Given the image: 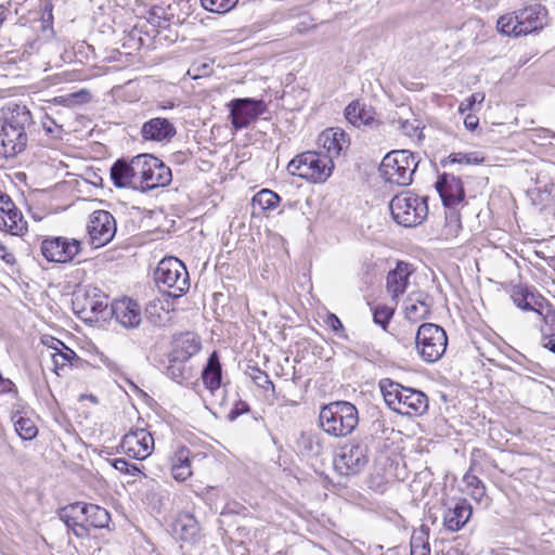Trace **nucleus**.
Returning a JSON list of instances; mask_svg holds the SVG:
<instances>
[{"mask_svg": "<svg viewBox=\"0 0 555 555\" xmlns=\"http://www.w3.org/2000/svg\"><path fill=\"white\" fill-rule=\"evenodd\" d=\"M171 466V476L177 481H185L192 476L191 451L184 447H179L169 459Z\"/></svg>", "mask_w": 555, "mask_h": 555, "instance_id": "26", "label": "nucleus"}, {"mask_svg": "<svg viewBox=\"0 0 555 555\" xmlns=\"http://www.w3.org/2000/svg\"><path fill=\"white\" fill-rule=\"evenodd\" d=\"M463 481L466 486V493L476 502L481 503L486 498V487L483 482L470 473L464 475Z\"/></svg>", "mask_w": 555, "mask_h": 555, "instance_id": "40", "label": "nucleus"}, {"mask_svg": "<svg viewBox=\"0 0 555 555\" xmlns=\"http://www.w3.org/2000/svg\"><path fill=\"white\" fill-rule=\"evenodd\" d=\"M147 319L155 325L163 326L169 320V304L168 300L157 298L149 302L145 308Z\"/></svg>", "mask_w": 555, "mask_h": 555, "instance_id": "35", "label": "nucleus"}, {"mask_svg": "<svg viewBox=\"0 0 555 555\" xmlns=\"http://www.w3.org/2000/svg\"><path fill=\"white\" fill-rule=\"evenodd\" d=\"M395 313V308L385 305H377L373 308V320L376 324L386 330Z\"/></svg>", "mask_w": 555, "mask_h": 555, "instance_id": "46", "label": "nucleus"}, {"mask_svg": "<svg viewBox=\"0 0 555 555\" xmlns=\"http://www.w3.org/2000/svg\"><path fill=\"white\" fill-rule=\"evenodd\" d=\"M73 305L79 314H90L88 320L105 318L108 311V296L92 285H78L73 293Z\"/></svg>", "mask_w": 555, "mask_h": 555, "instance_id": "9", "label": "nucleus"}, {"mask_svg": "<svg viewBox=\"0 0 555 555\" xmlns=\"http://www.w3.org/2000/svg\"><path fill=\"white\" fill-rule=\"evenodd\" d=\"M14 207L15 206L10 196L0 192V212L8 211Z\"/></svg>", "mask_w": 555, "mask_h": 555, "instance_id": "58", "label": "nucleus"}, {"mask_svg": "<svg viewBox=\"0 0 555 555\" xmlns=\"http://www.w3.org/2000/svg\"><path fill=\"white\" fill-rule=\"evenodd\" d=\"M546 24V9L534 3L500 16L496 28L503 35L520 37L539 31Z\"/></svg>", "mask_w": 555, "mask_h": 555, "instance_id": "3", "label": "nucleus"}, {"mask_svg": "<svg viewBox=\"0 0 555 555\" xmlns=\"http://www.w3.org/2000/svg\"><path fill=\"white\" fill-rule=\"evenodd\" d=\"M177 133L171 121L167 118L155 117L145 121L141 128V135L144 140L164 141L170 140Z\"/></svg>", "mask_w": 555, "mask_h": 555, "instance_id": "23", "label": "nucleus"}, {"mask_svg": "<svg viewBox=\"0 0 555 555\" xmlns=\"http://www.w3.org/2000/svg\"><path fill=\"white\" fill-rule=\"evenodd\" d=\"M387 272L386 278H410L415 273V268L412 263L392 260V259H377L372 270H367L365 274H383Z\"/></svg>", "mask_w": 555, "mask_h": 555, "instance_id": "24", "label": "nucleus"}, {"mask_svg": "<svg viewBox=\"0 0 555 555\" xmlns=\"http://www.w3.org/2000/svg\"><path fill=\"white\" fill-rule=\"evenodd\" d=\"M367 446L352 441L343 446L334 459V467L340 475H356L367 464Z\"/></svg>", "mask_w": 555, "mask_h": 555, "instance_id": "11", "label": "nucleus"}, {"mask_svg": "<svg viewBox=\"0 0 555 555\" xmlns=\"http://www.w3.org/2000/svg\"><path fill=\"white\" fill-rule=\"evenodd\" d=\"M202 348L201 338L194 333H183L173 340V347L170 352L177 360L188 361L199 352Z\"/></svg>", "mask_w": 555, "mask_h": 555, "instance_id": "25", "label": "nucleus"}, {"mask_svg": "<svg viewBox=\"0 0 555 555\" xmlns=\"http://www.w3.org/2000/svg\"><path fill=\"white\" fill-rule=\"evenodd\" d=\"M191 280H155L158 292L167 301L168 298L177 299L186 294L191 287Z\"/></svg>", "mask_w": 555, "mask_h": 555, "instance_id": "33", "label": "nucleus"}, {"mask_svg": "<svg viewBox=\"0 0 555 555\" xmlns=\"http://www.w3.org/2000/svg\"><path fill=\"white\" fill-rule=\"evenodd\" d=\"M298 451L307 457H318L323 453V442L319 434L302 431L297 439Z\"/></svg>", "mask_w": 555, "mask_h": 555, "instance_id": "30", "label": "nucleus"}, {"mask_svg": "<svg viewBox=\"0 0 555 555\" xmlns=\"http://www.w3.org/2000/svg\"><path fill=\"white\" fill-rule=\"evenodd\" d=\"M176 526L183 532L182 539L195 537L199 529L195 517L188 513L179 516Z\"/></svg>", "mask_w": 555, "mask_h": 555, "instance_id": "43", "label": "nucleus"}, {"mask_svg": "<svg viewBox=\"0 0 555 555\" xmlns=\"http://www.w3.org/2000/svg\"><path fill=\"white\" fill-rule=\"evenodd\" d=\"M44 129L47 132H52L51 126H47V124H43Z\"/></svg>", "mask_w": 555, "mask_h": 555, "instance_id": "63", "label": "nucleus"}, {"mask_svg": "<svg viewBox=\"0 0 555 555\" xmlns=\"http://www.w3.org/2000/svg\"><path fill=\"white\" fill-rule=\"evenodd\" d=\"M410 555H430L429 543L422 538H412Z\"/></svg>", "mask_w": 555, "mask_h": 555, "instance_id": "53", "label": "nucleus"}, {"mask_svg": "<svg viewBox=\"0 0 555 555\" xmlns=\"http://www.w3.org/2000/svg\"><path fill=\"white\" fill-rule=\"evenodd\" d=\"M450 163L478 165L485 160V156L479 152L453 153L449 156Z\"/></svg>", "mask_w": 555, "mask_h": 555, "instance_id": "47", "label": "nucleus"}, {"mask_svg": "<svg viewBox=\"0 0 555 555\" xmlns=\"http://www.w3.org/2000/svg\"><path fill=\"white\" fill-rule=\"evenodd\" d=\"M113 466L115 469L119 470L120 473H124V474H127L130 476H135L138 473H140V469L138 468V466L135 464H131L121 457L115 459L113 461Z\"/></svg>", "mask_w": 555, "mask_h": 555, "instance_id": "51", "label": "nucleus"}, {"mask_svg": "<svg viewBox=\"0 0 555 555\" xmlns=\"http://www.w3.org/2000/svg\"><path fill=\"white\" fill-rule=\"evenodd\" d=\"M107 314L125 330L138 328L142 322L140 305L129 297L113 300Z\"/></svg>", "mask_w": 555, "mask_h": 555, "instance_id": "15", "label": "nucleus"}, {"mask_svg": "<svg viewBox=\"0 0 555 555\" xmlns=\"http://www.w3.org/2000/svg\"><path fill=\"white\" fill-rule=\"evenodd\" d=\"M52 348L55 349V352L51 354L54 371L57 373V370L63 369L65 365L70 363V361L76 357V353L70 348L66 347L61 340L51 338Z\"/></svg>", "mask_w": 555, "mask_h": 555, "instance_id": "37", "label": "nucleus"}, {"mask_svg": "<svg viewBox=\"0 0 555 555\" xmlns=\"http://www.w3.org/2000/svg\"><path fill=\"white\" fill-rule=\"evenodd\" d=\"M544 347L555 353V338L551 337L548 341L544 344Z\"/></svg>", "mask_w": 555, "mask_h": 555, "instance_id": "62", "label": "nucleus"}, {"mask_svg": "<svg viewBox=\"0 0 555 555\" xmlns=\"http://www.w3.org/2000/svg\"><path fill=\"white\" fill-rule=\"evenodd\" d=\"M238 0H201L203 8L214 13H227L232 10Z\"/></svg>", "mask_w": 555, "mask_h": 555, "instance_id": "44", "label": "nucleus"}, {"mask_svg": "<svg viewBox=\"0 0 555 555\" xmlns=\"http://www.w3.org/2000/svg\"><path fill=\"white\" fill-rule=\"evenodd\" d=\"M333 160L321 152L308 151L297 155L288 165L291 175L313 183L325 182L333 171Z\"/></svg>", "mask_w": 555, "mask_h": 555, "instance_id": "6", "label": "nucleus"}, {"mask_svg": "<svg viewBox=\"0 0 555 555\" xmlns=\"http://www.w3.org/2000/svg\"><path fill=\"white\" fill-rule=\"evenodd\" d=\"M318 142L326 151L324 156H330L332 160L350 144L349 137L339 128L325 129L320 133Z\"/></svg>", "mask_w": 555, "mask_h": 555, "instance_id": "22", "label": "nucleus"}, {"mask_svg": "<svg viewBox=\"0 0 555 555\" xmlns=\"http://www.w3.org/2000/svg\"><path fill=\"white\" fill-rule=\"evenodd\" d=\"M80 249L81 243L76 238L56 236L46 238L41 243V254L50 262H69Z\"/></svg>", "mask_w": 555, "mask_h": 555, "instance_id": "14", "label": "nucleus"}, {"mask_svg": "<svg viewBox=\"0 0 555 555\" xmlns=\"http://www.w3.org/2000/svg\"><path fill=\"white\" fill-rule=\"evenodd\" d=\"M399 124L403 134L410 138L420 137V122L416 119L412 121L408 119L399 120Z\"/></svg>", "mask_w": 555, "mask_h": 555, "instance_id": "52", "label": "nucleus"}, {"mask_svg": "<svg viewBox=\"0 0 555 555\" xmlns=\"http://www.w3.org/2000/svg\"><path fill=\"white\" fill-rule=\"evenodd\" d=\"M248 375L259 388H262L266 391H274V384L266 372L256 366H249Z\"/></svg>", "mask_w": 555, "mask_h": 555, "instance_id": "45", "label": "nucleus"}, {"mask_svg": "<svg viewBox=\"0 0 555 555\" xmlns=\"http://www.w3.org/2000/svg\"><path fill=\"white\" fill-rule=\"evenodd\" d=\"M154 275V278H189V272L180 259L170 256L158 262Z\"/></svg>", "mask_w": 555, "mask_h": 555, "instance_id": "31", "label": "nucleus"}, {"mask_svg": "<svg viewBox=\"0 0 555 555\" xmlns=\"http://www.w3.org/2000/svg\"><path fill=\"white\" fill-rule=\"evenodd\" d=\"M436 189L447 207H454L464 199V188L460 178L443 173L436 182Z\"/></svg>", "mask_w": 555, "mask_h": 555, "instance_id": "20", "label": "nucleus"}, {"mask_svg": "<svg viewBox=\"0 0 555 555\" xmlns=\"http://www.w3.org/2000/svg\"><path fill=\"white\" fill-rule=\"evenodd\" d=\"M139 159L137 170H139L140 191L166 186L171 182V170L159 158L151 154H140Z\"/></svg>", "mask_w": 555, "mask_h": 555, "instance_id": "10", "label": "nucleus"}, {"mask_svg": "<svg viewBox=\"0 0 555 555\" xmlns=\"http://www.w3.org/2000/svg\"><path fill=\"white\" fill-rule=\"evenodd\" d=\"M202 380L211 393L218 390L222 380V367L217 351H214L202 371Z\"/></svg>", "mask_w": 555, "mask_h": 555, "instance_id": "29", "label": "nucleus"}, {"mask_svg": "<svg viewBox=\"0 0 555 555\" xmlns=\"http://www.w3.org/2000/svg\"><path fill=\"white\" fill-rule=\"evenodd\" d=\"M85 514H87L89 528L102 529L108 527L111 515L104 507L86 503Z\"/></svg>", "mask_w": 555, "mask_h": 555, "instance_id": "36", "label": "nucleus"}, {"mask_svg": "<svg viewBox=\"0 0 555 555\" xmlns=\"http://www.w3.org/2000/svg\"><path fill=\"white\" fill-rule=\"evenodd\" d=\"M379 386L386 404L398 414L417 416L428 409V398L420 390L403 387L388 378L382 379Z\"/></svg>", "mask_w": 555, "mask_h": 555, "instance_id": "2", "label": "nucleus"}, {"mask_svg": "<svg viewBox=\"0 0 555 555\" xmlns=\"http://www.w3.org/2000/svg\"><path fill=\"white\" fill-rule=\"evenodd\" d=\"M0 257L7 262V263H13L15 261V257L13 254L8 253L5 247L2 243H0Z\"/></svg>", "mask_w": 555, "mask_h": 555, "instance_id": "60", "label": "nucleus"}, {"mask_svg": "<svg viewBox=\"0 0 555 555\" xmlns=\"http://www.w3.org/2000/svg\"><path fill=\"white\" fill-rule=\"evenodd\" d=\"M176 0H163L158 4H154L149 11L147 21L157 27H166V24L179 17L176 15Z\"/></svg>", "mask_w": 555, "mask_h": 555, "instance_id": "27", "label": "nucleus"}, {"mask_svg": "<svg viewBox=\"0 0 555 555\" xmlns=\"http://www.w3.org/2000/svg\"><path fill=\"white\" fill-rule=\"evenodd\" d=\"M494 555H508L507 553H495Z\"/></svg>", "mask_w": 555, "mask_h": 555, "instance_id": "64", "label": "nucleus"}, {"mask_svg": "<svg viewBox=\"0 0 555 555\" xmlns=\"http://www.w3.org/2000/svg\"><path fill=\"white\" fill-rule=\"evenodd\" d=\"M533 311L543 320V325L541 326L542 335L550 338L555 337V309L544 299L541 309H534Z\"/></svg>", "mask_w": 555, "mask_h": 555, "instance_id": "39", "label": "nucleus"}, {"mask_svg": "<svg viewBox=\"0 0 555 555\" xmlns=\"http://www.w3.org/2000/svg\"><path fill=\"white\" fill-rule=\"evenodd\" d=\"M415 341L421 358L425 362L434 363L446 352L448 337L441 326L424 323L417 330Z\"/></svg>", "mask_w": 555, "mask_h": 555, "instance_id": "8", "label": "nucleus"}, {"mask_svg": "<svg viewBox=\"0 0 555 555\" xmlns=\"http://www.w3.org/2000/svg\"><path fill=\"white\" fill-rule=\"evenodd\" d=\"M249 408H248V404L244 401H237L235 403V405L233 406V409L229 412V415H228V418L230 421H234L236 420L240 415H242L243 413H246L248 412Z\"/></svg>", "mask_w": 555, "mask_h": 555, "instance_id": "55", "label": "nucleus"}, {"mask_svg": "<svg viewBox=\"0 0 555 555\" xmlns=\"http://www.w3.org/2000/svg\"><path fill=\"white\" fill-rule=\"evenodd\" d=\"M462 230L461 219L459 214L451 212L446 217V224L442 233L446 238L456 237Z\"/></svg>", "mask_w": 555, "mask_h": 555, "instance_id": "48", "label": "nucleus"}, {"mask_svg": "<svg viewBox=\"0 0 555 555\" xmlns=\"http://www.w3.org/2000/svg\"><path fill=\"white\" fill-rule=\"evenodd\" d=\"M88 233L91 244L98 248L108 244L116 234V220L106 210H95L90 215Z\"/></svg>", "mask_w": 555, "mask_h": 555, "instance_id": "13", "label": "nucleus"}, {"mask_svg": "<svg viewBox=\"0 0 555 555\" xmlns=\"http://www.w3.org/2000/svg\"><path fill=\"white\" fill-rule=\"evenodd\" d=\"M392 219L400 225L412 228L422 224L428 215L426 197L411 192H403L392 197L389 203Z\"/></svg>", "mask_w": 555, "mask_h": 555, "instance_id": "7", "label": "nucleus"}, {"mask_svg": "<svg viewBox=\"0 0 555 555\" xmlns=\"http://www.w3.org/2000/svg\"><path fill=\"white\" fill-rule=\"evenodd\" d=\"M70 96L72 98H79L81 102H86V101H88L90 94H89L88 91L82 90V91H80L78 93H73Z\"/></svg>", "mask_w": 555, "mask_h": 555, "instance_id": "61", "label": "nucleus"}, {"mask_svg": "<svg viewBox=\"0 0 555 555\" xmlns=\"http://www.w3.org/2000/svg\"><path fill=\"white\" fill-rule=\"evenodd\" d=\"M11 421L18 437L24 441L34 440L39 433L35 421L27 415V412L20 408L13 409L11 412Z\"/></svg>", "mask_w": 555, "mask_h": 555, "instance_id": "28", "label": "nucleus"}, {"mask_svg": "<svg viewBox=\"0 0 555 555\" xmlns=\"http://www.w3.org/2000/svg\"><path fill=\"white\" fill-rule=\"evenodd\" d=\"M280 201L281 198L276 193L271 190L263 189L253 197V206H259L262 210H270L274 209L279 205Z\"/></svg>", "mask_w": 555, "mask_h": 555, "instance_id": "41", "label": "nucleus"}, {"mask_svg": "<svg viewBox=\"0 0 555 555\" xmlns=\"http://www.w3.org/2000/svg\"><path fill=\"white\" fill-rule=\"evenodd\" d=\"M33 125L29 109L15 104L0 117V158H13L24 152L28 143L27 130Z\"/></svg>", "mask_w": 555, "mask_h": 555, "instance_id": "1", "label": "nucleus"}, {"mask_svg": "<svg viewBox=\"0 0 555 555\" xmlns=\"http://www.w3.org/2000/svg\"><path fill=\"white\" fill-rule=\"evenodd\" d=\"M0 388L1 392H13L14 396H17V389L15 387V384L7 378H0Z\"/></svg>", "mask_w": 555, "mask_h": 555, "instance_id": "57", "label": "nucleus"}, {"mask_svg": "<svg viewBox=\"0 0 555 555\" xmlns=\"http://www.w3.org/2000/svg\"><path fill=\"white\" fill-rule=\"evenodd\" d=\"M483 100H485L483 93H479V92L474 93L469 98H467L466 100L461 102V104L459 106V111L461 113H465L466 111H472L476 103L481 104L483 102Z\"/></svg>", "mask_w": 555, "mask_h": 555, "instance_id": "54", "label": "nucleus"}, {"mask_svg": "<svg viewBox=\"0 0 555 555\" xmlns=\"http://www.w3.org/2000/svg\"><path fill=\"white\" fill-rule=\"evenodd\" d=\"M326 324L334 331L339 332L344 330V325L339 318L333 313L328 314L326 319Z\"/></svg>", "mask_w": 555, "mask_h": 555, "instance_id": "56", "label": "nucleus"}, {"mask_svg": "<svg viewBox=\"0 0 555 555\" xmlns=\"http://www.w3.org/2000/svg\"><path fill=\"white\" fill-rule=\"evenodd\" d=\"M185 360H177L176 357L169 354V364L166 374L169 378L178 384H182L191 377V370L186 367Z\"/></svg>", "mask_w": 555, "mask_h": 555, "instance_id": "38", "label": "nucleus"}, {"mask_svg": "<svg viewBox=\"0 0 555 555\" xmlns=\"http://www.w3.org/2000/svg\"><path fill=\"white\" fill-rule=\"evenodd\" d=\"M417 157L408 150L389 152L379 166L380 177L400 186H408L412 183V177L417 168Z\"/></svg>", "mask_w": 555, "mask_h": 555, "instance_id": "5", "label": "nucleus"}, {"mask_svg": "<svg viewBox=\"0 0 555 555\" xmlns=\"http://www.w3.org/2000/svg\"><path fill=\"white\" fill-rule=\"evenodd\" d=\"M154 447L153 436L145 429H135L126 434L121 441V450L132 459L143 460L147 457Z\"/></svg>", "mask_w": 555, "mask_h": 555, "instance_id": "17", "label": "nucleus"}, {"mask_svg": "<svg viewBox=\"0 0 555 555\" xmlns=\"http://www.w3.org/2000/svg\"><path fill=\"white\" fill-rule=\"evenodd\" d=\"M139 155L134 156L129 163L125 159L116 160L111 167V179L117 188H132L139 190Z\"/></svg>", "mask_w": 555, "mask_h": 555, "instance_id": "19", "label": "nucleus"}, {"mask_svg": "<svg viewBox=\"0 0 555 555\" xmlns=\"http://www.w3.org/2000/svg\"><path fill=\"white\" fill-rule=\"evenodd\" d=\"M85 512L86 503L75 502L62 507L59 513L60 519L77 538H87L90 534Z\"/></svg>", "mask_w": 555, "mask_h": 555, "instance_id": "18", "label": "nucleus"}, {"mask_svg": "<svg viewBox=\"0 0 555 555\" xmlns=\"http://www.w3.org/2000/svg\"><path fill=\"white\" fill-rule=\"evenodd\" d=\"M319 422L326 434L333 437H346L358 426V410L347 401L331 402L321 409Z\"/></svg>", "mask_w": 555, "mask_h": 555, "instance_id": "4", "label": "nucleus"}, {"mask_svg": "<svg viewBox=\"0 0 555 555\" xmlns=\"http://www.w3.org/2000/svg\"><path fill=\"white\" fill-rule=\"evenodd\" d=\"M478 117L473 114H468L464 119V125L468 130H475L478 126Z\"/></svg>", "mask_w": 555, "mask_h": 555, "instance_id": "59", "label": "nucleus"}, {"mask_svg": "<svg viewBox=\"0 0 555 555\" xmlns=\"http://www.w3.org/2000/svg\"><path fill=\"white\" fill-rule=\"evenodd\" d=\"M231 124L235 129H243L262 115L267 105L262 100L250 98L234 99L228 104Z\"/></svg>", "mask_w": 555, "mask_h": 555, "instance_id": "12", "label": "nucleus"}, {"mask_svg": "<svg viewBox=\"0 0 555 555\" xmlns=\"http://www.w3.org/2000/svg\"><path fill=\"white\" fill-rule=\"evenodd\" d=\"M472 514V505L465 499H460L444 511L443 526L448 531L457 532L468 522Z\"/></svg>", "mask_w": 555, "mask_h": 555, "instance_id": "21", "label": "nucleus"}, {"mask_svg": "<svg viewBox=\"0 0 555 555\" xmlns=\"http://www.w3.org/2000/svg\"><path fill=\"white\" fill-rule=\"evenodd\" d=\"M346 119L356 127L369 125L374 120V113L371 107H365L359 101L351 102L345 108Z\"/></svg>", "mask_w": 555, "mask_h": 555, "instance_id": "34", "label": "nucleus"}, {"mask_svg": "<svg viewBox=\"0 0 555 555\" xmlns=\"http://www.w3.org/2000/svg\"><path fill=\"white\" fill-rule=\"evenodd\" d=\"M0 229L12 235H22L27 230L22 212L16 208L0 212Z\"/></svg>", "mask_w": 555, "mask_h": 555, "instance_id": "32", "label": "nucleus"}, {"mask_svg": "<svg viewBox=\"0 0 555 555\" xmlns=\"http://www.w3.org/2000/svg\"><path fill=\"white\" fill-rule=\"evenodd\" d=\"M503 289L509 294V297L514 305L524 311H533L534 309H541V305L545 299L534 288L528 286L522 282H508L501 284Z\"/></svg>", "mask_w": 555, "mask_h": 555, "instance_id": "16", "label": "nucleus"}, {"mask_svg": "<svg viewBox=\"0 0 555 555\" xmlns=\"http://www.w3.org/2000/svg\"><path fill=\"white\" fill-rule=\"evenodd\" d=\"M430 313V306L423 300H417L406 306L405 317L411 322H418Z\"/></svg>", "mask_w": 555, "mask_h": 555, "instance_id": "42", "label": "nucleus"}, {"mask_svg": "<svg viewBox=\"0 0 555 555\" xmlns=\"http://www.w3.org/2000/svg\"><path fill=\"white\" fill-rule=\"evenodd\" d=\"M408 287V280H387V292L393 300H397Z\"/></svg>", "mask_w": 555, "mask_h": 555, "instance_id": "50", "label": "nucleus"}, {"mask_svg": "<svg viewBox=\"0 0 555 555\" xmlns=\"http://www.w3.org/2000/svg\"><path fill=\"white\" fill-rule=\"evenodd\" d=\"M212 74V64L207 61H196L194 62L189 70L188 75L193 79H198L202 77H208Z\"/></svg>", "mask_w": 555, "mask_h": 555, "instance_id": "49", "label": "nucleus"}]
</instances>
